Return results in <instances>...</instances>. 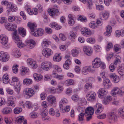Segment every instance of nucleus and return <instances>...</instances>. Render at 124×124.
Listing matches in <instances>:
<instances>
[{"instance_id": "1", "label": "nucleus", "mask_w": 124, "mask_h": 124, "mask_svg": "<svg viewBox=\"0 0 124 124\" xmlns=\"http://www.w3.org/2000/svg\"><path fill=\"white\" fill-rule=\"evenodd\" d=\"M94 109L95 111L96 114L97 115L99 114L102 111L101 105L100 104H97L94 106V108L91 107H87L85 110V113L88 115H93Z\"/></svg>"}, {"instance_id": "2", "label": "nucleus", "mask_w": 124, "mask_h": 124, "mask_svg": "<svg viewBox=\"0 0 124 124\" xmlns=\"http://www.w3.org/2000/svg\"><path fill=\"white\" fill-rule=\"evenodd\" d=\"M93 67V68H97L100 67L101 68L104 69L105 68V65L102 63L100 59L98 58H96L92 62Z\"/></svg>"}, {"instance_id": "3", "label": "nucleus", "mask_w": 124, "mask_h": 124, "mask_svg": "<svg viewBox=\"0 0 124 124\" xmlns=\"http://www.w3.org/2000/svg\"><path fill=\"white\" fill-rule=\"evenodd\" d=\"M12 37L13 38L16 40L15 42L19 48H22L24 46V44L20 39L19 37L17 35L16 31H15L13 33Z\"/></svg>"}, {"instance_id": "4", "label": "nucleus", "mask_w": 124, "mask_h": 124, "mask_svg": "<svg viewBox=\"0 0 124 124\" xmlns=\"http://www.w3.org/2000/svg\"><path fill=\"white\" fill-rule=\"evenodd\" d=\"M53 64L49 62H43L41 65V68L46 71L50 70L52 67Z\"/></svg>"}, {"instance_id": "5", "label": "nucleus", "mask_w": 124, "mask_h": 124, "mask_svg": "<svg viewBox=\"0 0 124 124\" xmlns=\"http://www.w3.org/2000/svg\"><path fill=\"white\" fill-rule=\"evenodd\" d=\"M68 103V101L66 98H63L61 99V101L59 103L60 111L62 113L64 112V108Z\"/></svg>"}, {"instance_id": "6", "label": "nucleus", "mask_w": 124, "mask_h": 124, "mask_svg": "<svg viewBox=\"0 0 124 124\" xmlns=\"http://www.w3.org/2000/svg\"><path fill=\"white\" fill-rule=\"evenodd\" d=\"M9 56L7 54L2 51L0 52V60L2 62H5L8 60Z\"/></svg>"}, {"instance_id": "7", "label": "nucleus", "mask_w": 124, "mask_h": 124, "mask_svg": "<svg viewBox=\"0 0 124 124\" xmlns=\"http://www.w3.org/2000/svg\"><path fill=\"white\" fill-rule=\"evenodd\" d=\"M95 93L94 92H90L88 93L86 96V97L88 101H93L96 99L95 96Z\"/></svg>"}, {"instance_id": "8", "label": "nucleus", "mask_w": 124, "mask_h": 124, "mask_svg": "<svg viewBox=\"0 0 124 124\" xmlns=\"http://www.w3.org/2000/svg\"><path fill=\"white\" fill-rule=\"evenodd\" d=\"M24 92L26 95H28V98H30L34 94V92L33 90L31 88H28L24 90Z\"/></svg>"}, {"instance_id": "9", "label": "nucleus", "mask_w": 124, "mask_h": 124, "mask_svg": "<svg viewBox=\"0 0 124 124\" xmlns=\"http://www.w3.org/2000/svg\"><path fill=\"white\" fill-rule=\"evenodd\" d=\"M43 54L46 57L50 56L53 53L52 50L50 49H44L42 52Z\"/></svg>"}, {"instance_id": "10", "label": "nucleus", "mask_w": 124, "mask_h": 124, "mask_svg": "<svg viewBox=\"0 0 124 124\" xmlns=\"http://www.w3.org/2000/svg\"><path fill=\"white\" fill-rule=\"evenodd\" d=\"M6 28L8 31H13L15 30L17 27V25L16 24H13L11 25L10 23H8L5 26Z\"/></svg>"}, {"instance_id": "11", "label": "nucleus", "mask_w": 124, "mask_h": 124, "mask_svg": "<svg viewBox=\"0 0 124 124\" xmlns=\"http://www.w3.org/2000/svg\"><path fill=\"white\" fill-rule=\"evenodd\" d=\"M107 94V92L103 88L100 89L98 92L99 97L100 98H104Z\"/></svg>"}, {"instance_id": "12", "label": "nucleus", "mask_w": 124, "mask_h": 124, "mask_svg": "<svg viewBox=\"0 0 124 124\" xmlns=\"http://www.w3.org/2000/svg\"><path fill=\"white\" fill-rule=\"evenodd\" d=\"M27 26L32 32H34L37 29V25L36 24L31 22H29L28 23Z\"/></svg>"}, {"instance_id": "13", "label": "nucleus", "mask_w": 124, "mask_h": 124, "mask_svg": "<svg viewBox=\"0 0 124 124\" xmlns=\"http://www.w3.org/2000/svg\"><path fill=\"white\" fill-rule=\"evenodd\" d=\"M44 33V30L41 28H40L31 34L35 36L38 37L42 36Z\"/></svg>"}, {"instance_id": "14", "label": "nucleus", "mask_w": 124, "mask_h": 124, "mask_svg": "<svg viewBox=\"0 0 124 124\" xmlns=\"http://www.w3.org/2000/svg\"><path fill=\"white\" fill-rule=\"evenodd\" d=\"M48 11L49 15L53 17L55 15H58L59 14V11L58 9H51L48 10Z\"/></svg>"}, {"instance_id": "15", "label": "nucleus", "mask_w": 124, "mask_h": 124, "mask_svg": "<svg viewBox=\"0 0 124 124\" xmlns=\"http://www.w3.org/2000/svg\"><path fill=\"white\" fill-rule=\"evenodd\" d=\"M83 50L84 53L88 56H90L92 54V52L90 47L85 46L83 48Z\"/></svg>"}, {"instance_id": "16", "label": "nucleus", "mask_w": 124, "mask_h": 124, "mask_svg": "<svg viewBox=\"0 0 124 124\" xmlns=\"http://www.w3.org/2000/svg\"><path fill=\"white\" fill-rule=\"evenodd\" d=\"M8 41L7 37L3 35H0V42L3 45L7 44Z\"/></svg>"}, {"instance_id": "17", "label": "nucleus", "mask_w": 124, "mask_h": 124, "mask_svg": "<svg viewBox=\"0 0 124 124\" xmlns=\"http://www.w3.org/2000/svg\"><path fill=\"white\" fill-rule=\"evenodd\" d=\"M12 54L15 57L18 58L21 56V54L19 49L16 48L13 50Z\"/></svg>"}, {"instance_id": "18", "label": "nucleus", "mask_w": 124, "mask_h": 124, "mask_svg": "<svg viewBox=\"0 0 124 124\" xmlns=\"http://www.w3.org/2000/svg\"><path fill=\"white\" fill-rule=\"evenodd\" d=\"M15 98L14 97H11L10 98L8 99V100L7 102V105L9 106H11L12 107H14L15 105L13 100L15 99Z\"/></svg>"}, {"instance_id": "19", "label": "nucleus", "mask_w": 124, "mask_h": 124, "mask_svg": "<svg viewBox=\"0 0 124 124\" xmlns=\"http://www.w3.org/2000/svg\"><path fill=\"white\" fill-rule=\"evenodd\" d=\"M7 9L8 11H16L17 10V9L14 8L13 5L12 3L10 2L9 3L7 6Z\"/></svg>"}, {"instance_id": "20", "label": "nucleus", "mask_w": 124, "mask_h": 124, "mask_svg": "<svg viewBox=\"0 0 124 124\" xmlns=\"http://www.w3.org/2000/svg\"><path fill=\"white\" fill-rule=\"evenodd\" d=\"M106 31L104 33L105 35L109 36L110 35L112 31V29L111 27L109 25L107 26L106 28Z\"/></svg>"}, {"instance_id": "21", "label": "nucleus", "mask_w": 124, "mask_h": 124, "mask_svg": "<svg viewBox=\"0 0 124 124\" xmlns=\"http://www.w3.org/2000/svg\"><path fill=\"white\" fill-rule=\"evenodd\" d=\"M18 31L19 34L23 37L25 36L26 34V30L23 27H20L18 28Z\"/></svg>"}, {"instance_id": "22", "label": "nucleus", "mask_w": 124, "mask_h": 124, "mask_svg": "<svg viewBox=\"0 0 124 124\" xmlns=\"http://www.w3.org/2000/svg\"><path fill=\"white\" fill-rule=\"evenodd\" d=\"M33 76L35 80L37 81H39L41 80L43 78V77L41 75L36 73L34 74Z\"/></svg>"}, {"instance_id": "23", "label": "nucleus", "mask_w": 124, "mask_h": 124, "mask_svg": "<svg viewBox=\"0 0 124 124\" xmlns=\"http://www.w3.org/2000/svg\"><path fill=\"white\" fill-rule=\"evenodd\" d=\"M110 77L115 83H117L119 80V77L115 74H113L110 76Z\"/></svg>"}, {"instance_id": "24", "label": "nucleus", "mask_w": 124, "mask_h": 124, "mask_svg": "<svg viewBox=\"0 0 124 124\" xmlns=\"http://www.w3.org/2000/svg\"><path fill=\"white\" fill-rule=\"evenodd\" d=\"M47 99L48 101L50 103L52 104L55 101V97L52 95L49 96H48Z\"/></svg>"}, {"instance_id": "25", "label": "nucleus", "mask_w": 124, "mask_h": 124, "mask_svg": "<svg viewBox=\"0 0 124 124\" xmlns=\"http://www.w3.org/2000/svg\"><path fill=\"white\" fill-rule=\"evenodd\" d=\"M112 100V98L111 96H107L106 97L104 98L102 102L103 104L106 105L108 104Z\"/></svg>"}, {"instance_id": "26", "label": "nucleus", "mask_w": 124, "mask_h": 124, "mask_svg": "<svg viewBox=\"0 0 124 124\" xmlns=\"http://www.w3.org/2000/svg\"><path fill=\"white\" fill-rule=\"evenodd\" d=\"M92 71L90 67L86 66L83 68L82 72L84 75H86L89 72Z\"/></svg>"}, {"instance_id": "27", "label": "nucleus", "mask_w": 124, "mask_h": 124, "mask_svg": "<svg viewBox=\"0 0 124 124\" xmlns=\"http://www.w3.org/2000/svg\"><path fill=\"white\" fill-rule=\"evenodd\" d=\"M68 23L70 26H72L75 23L71 14H69L68 16Z\"/></svg>"}, {"instance_id": "28", "label": "nucleus", "mask_w": 124, "mask_h": 124, "mask_svg": "<svg viewBox=\"0 0 124 124\" xmlns=\"http://www.w3.org/2000/svg\"><path fill=\"white\" fill-rule=\"evenodd\" d=\"M3 113L5 114H10L12 112V110L9 108L6 107L4 108L2 110Z\"/></svg>"}, {"instance_id": "29", "label": "nucleus", "mask_w": 124, "mask_h": 124, "mask_svg": "<svg viewBox=\"0 0 124 124\" xmlns=\"http://www.w3.org/2000/svg\"><path fill=\"white\" fill-rule=\"evenodd\" d=\"M50 26L52 28H55L57 30H58L61 28V26H59L58 24L55 22H53L50 23Z\"/></svg>"}, {"instance_id": "30", "label": "nucleus", "mask_w": 124, "mask_h": 124, "mask_svg": "<svg viewBox=\"0 0 124 124\" xmlns=\"http://www.w3.org/2000/svg\"><path fill=\"white\" fill-rule=\"evenodd\" d=\"M52 75L54 78H56L58 80H62L64 77L63 75H58L57 74L54 73H53Z\"/></svg>"}, {"instance_id": "31", "label": "nucleus", "mask_w": 124, "mask_h": 124, "mask_svg": "<svg viewBox=\"0 0 124 124\" xmlns=\"http://www.w3.org/2000/svg\"><path fill=\"white\" fill-rule=\"evenodd\" d=\"M53 60L54 61L57 62H59L61 60L60 53L56 54L53 58Z\"/></svg>"}, {"instance_id": "32", "label": "nucleus", "mask_w": 124, "mask_h": 124, "mask_svg": "<svg viewBox=\"0 0 124 124\" xmlns=\"http://www.w3.org/2000/svg\"><path fill=\"white\" fill-rule=\"evenodd\" d=\"M84 114L81 113L78 116V120L82 124L83 123V121L84 120Z\"/></svg>"}, {"instance_id": "33", "label": "nucleus", "mask_w": 124, "mask_h": 124, "mask_svg": "<svg viewBox=\"0 0 124 124\" xmlns=\"http://www.w3.org/2000/svg\"><path fill=\"white\" fill-rule=\"evenodd\" d=\"M109 118L110 120L113 121L116 120L117 119V117L113 113H109Z\"/></svg>"}, {"instance_id": "34", "label": "nucleus", "mask_w": 124, "mask_h": 124, "mask_svg": "<svg viewBox=\"0 0 124 124\" xmlns=\"http://www.w3.org/2000/svg\"><path fill=\"white\" fill-rule=\"evenodd\" d=\"M9 79L8 78V75L7 74H5L3 77V81L5 84H7L9 82Z\"/></svg>"}, {"instance_id": "35", "label": "nucleus", "mask_w": 124, "mask_h": 124, "mask_svg": "<svg viewBox=\"0 0 124 124\" xmlns=\"http://www.w3.org/2000/svg\"><path fill=\"white\" fill-rule=\"evenodd\" d=\"M118 114L122 118L124 119V108H120L118 110Z\"/></svg>"}, {"instance_id": "36", "label": "nucleus", "mask_w": 124, "mask_h": 124, "mask_svg": "<svg viewBox=\"0 0 124 124\" xmlns=\"http://www.w3.org/2000/svg\"><path fill=\"white\" fill-rule=\"evenodd\" d=\"M28 45L29 48L31 49L34 47L35 45V43L33 40H31L28 42Z\"/></svg>"}, {"instance_id": "37", "label": "nucleus", "mask_w": 124, "mask_h": 124, "mask_svg": "<svg viewBox=\"0 0 124 124\" xmlns=\"http://www.w3.org/2000/svg\"><path fill=\"white\" fill-rule=\"evenodd\" d=\"M29 69L27 67H23L21 70V74L23 76L25 74L29 71Z\"/></svg>"}, {"instance_id": "38", "label": "nucleus", "mask_w": 124, "mask_h": 124, "mask_svg": "<svg viewBox=\"0 0 124 124\" xmlns=\"http://www.w3.org/2000/svg\"><path fill=\"white\" fill-rule=\"evenodd\" d=\"M115 33L117 37H119L120 35L123 37L124 34V30H121L120 31L117 30L116 31Z\"/></svg>"}, {"instance_id": "39", "label": "nucleus", "mask_w": 124, "mask_h": 124, "mask_svg": "<svg viewBox=\"0 0 124 124\" xmlns=\"http://www.w3.org/2000/svg\"><path fill=\"white\" fill-rule=\"evenodd\" d=\"M109 13L107 11H105L103 12L102 14V16L104 19L106 20L109 17Z\"/></svg>"}, {"instance_id": "40", "label": "nucleus", "mask_w": 124, "mask_h": 124, "mask_svg": "<svg viewBox=\"0 0 124 124\" xmlns=\"http://www.w3.org/2000/svg\"><path fill=\"white\" fill-rule=\"evenodd\" d=\"M92 87V84L90 83H87L85 86V91L86 92L88 90L91 89Z\"/></svg>"}, {"instance_id": "41", "label": "nucleus", "mask_w": 124, "mask_h": 124, "mask_svg": "<svg viewBox=\"0 0 124 124\" xmlns=\"http://www.w3.org/2000/svg\"><path fill=\"white\" fill-rule=\"evenodd\" d=\"M32 81L31 79L25 78L23 80V83L24 84L28 85L32 83Z\"/></svg>"}, {"instance_id": "42", "label": "nucleus", "mask_w": 124, "mask_h": 124, "mask_svg": "<svg viewBox=\"0 0 124 124\" xmlns=\"http://www.w3.org/2000/svg\"><path fill=\"white\" fill-rule=\"evenodd\" d=\"M74 81L72 79H68L65 82V84L67 86L73 84Z\"/></svg>"}, {"instance_id": "43", "label": "nucleus", "mask_w": 124, "mask_h": 124, "mask_svg": "<svg viewBox=\"0 0 124 124\" xmlns=\"http://www.w3.org/2000/svg\"><path fill=\"white\" fill-rule=\"evenodd\" d=\"M87 8L89 9H90L92 8L93 3L91 0H87L86 1Z\"/></svg>"}, {"instance_id": "44", "label": "nucleus", "mask_w": 124, "mask_h": 124, "mask_svg": "<svg viewBox=\"0 0 124 124\" xmlns=\"http://www.w3.org/2000/svg\"><path fill=\"white\" fill-rule=\"evenodd\" d=\"M20 83H18V84H16L15 85L14 88L16 91L17 93H18L20 91Z\"/></svg>"}, {"instance_id": "45", "label": "nucleus", "mask_w": 124, "mask_h": 124, "mask_svg": "<svg viewBox=\"0 0 124 124\" xmlns=\"http://www.w3.org/2000/svg\"><path fill=\"white\" fill-rule=\"evenodd\" d=\"M71 63V62L70 61L67 62V61H66L65 63L63 65V67L65 69L68 70L69 68V65Z\"/></svg>"}, {"instance_id": "46", "label": "nucleus", "mask_w": 124, "mask_h": 124, "mask_svg": "<svg viewBox=\"0 0 124 124\" xmlns=\"http://www.w3.org/2000/svg\"><path fill=\"white\" fill-rule=\"evenodd\" d=\"M42 118L43 120H49L50 118L49 117L47 116L46 114L44 112H42Z\"/></svg>"}, {"instance_id": "47", "label": "nucleus", "mask_w": 124, "mask_h": 124, "mask_svg": "<svg viewBox=\"0 0 124 124\" xmlns=\"http://www.w3.org/2000/svg\"><path fill=\"white\" fill-rule=\"evenodd\" d=\"M24 117L23 116H21L17 118L16 119V121L19 124H21L24 120Z\"/></svg>"}, {"instance_id": "48", "label": "nucleus", "mask_w": 124, "mask_h": 124, "mask_svg": "<svg viewBox=\"0 0 124 124\" xmlns=\"http://www.w3.org/2000/svg\"><path fill=\"white\" fill-rule=\"evenodd\" d=\"M43 17L44 18L43 21L45 23H47L49 22L50 19L45 14L43 15Z\"/></svg>"}, {"instance_id": "49", "label": "nucleus", "mask_w": 124, "mask_h": 124, "mask_svg": "<svg viewBox=\"0 0 124 124\" xmlns=\"http://www.w3.org/2000/svg\"><path fill=\"white\" fill-rule=\"evenodd\" d=\"M89 25L91 28L93 29L97 28L98 27V25H97L96 23H94V22L90 23L89 24Z\"/></svg>"}, {"instance_id": "50", "label": "nucleus", "mask_w": 124, "mask_h": 124, "mask_svg": "<svg viewBox=\"0 0 124 124\" xmlns=\"http://www.w3.org/2000/svg\"><path fill=\"white\" fill-rule=\"evenodd\" d=\"M22 111V109L21 108L17 107L14 109V113L15 114H18Z\"/></svg>"}, {"instance_id": "51", "label": "nucleus", "mask_w": 124, "mask_h": 124, "mask_svg": "<svg viewBox=\"0 0 124 124\" xmlns=\"http://www.w3.org/2000/svg\"><path fill=\"white\" fill-rule=\"evenodd\" d=\"M78 20H80L82 22H85L86 21V18L85 17H83L81 15H78L77 17Z\"/></svg>"}, {"instance_id": "52", "label": "nucleus", "mask_w": 124, "mask_h": 124, "mask_svg": "<svg viewBox=\"0 0 124 124\" xmlns=\"http://www.w3.org/2000/svg\"><path fill=\"white\" fill-rule=\"evenodd\" d=\"M119 89L117 88H114L112 90L111 92V94L115 95L116 94H118Z\"/></svg>"}, {"instance_id": "53", "label": "nucleus", "mask_w": 124, "mask_h": 124, "mask_svg": "<svg viewBox=\"0 0 124 124\" xmlns=\"http://www.w3.org/2000/svg\"><path fill=\"white\" fill-rule=\"evenodd\" d=\"M71 53L73 56L76 57L78 55V51L77 49H73L71 51Z\"/></svg>"}, {"instance_id": "54", "label": "nucleus", "mask_w": 124, "mask_h": 124, "mask_svg": "<svg viewBox=\"0 0 124 124\" xmlns=\"http://www.w3.org/2000/svg\"><path fill=\"white\" fill-rule=\"evenodd\" d=\"M5 121L6 124H13L12 120L11 119L5 118Z\"/></svg>"}, {"instance_id": "55", "label": "nucleus", "mask_w": 124, "mask_h": 124, "mask_svg": "<svg viewBox=\"0 0 124 124\" xmlns=\"http://www.w3.org/2000/svg\"><path fill=\"white\" fill-rule=\"evenodd\" d=\"M30 117L32 118H34L38 116V114L36 112H33L30 114Z\"/></svg>"}, {"instance_id": "56", "label": "nucleus", "mask_w": 124, "mask_h": 124, "mask_svg": "<svg viewBox=\"0 0 124 124\" xmlns=\"http://www.w3.org/2000/svg\"><path fill=\"white\" fill-rule=\"evenodd\" d=\"M71 99L73 101H77L79 99V97L77 95L74 94L72 96Z\"/></svg>"}, {"instance_id": "57", "label": "nucleus", "mask_w": 124, "mask_h": 124, "mask_svg": "<svg viewBox=\"0 0 124 124\" xmlns=\"http://www.w3.org/2000/svg\"><path fill=\"white\" fill-rule=\"evenodd\" d=\"M18 65H14L12 67V70L13 73H16L18 71V69L17 68Z\"/></svg>"}, {"instance_id": "58", "label": "nucleus", "mask_w": 124, "mask_h": 124, "mask_svg": "<svg viewBox=\"0 0 124 124\" xmlns=\"http://www.w3.org/2000/svg\"><path fill=\"white\" fill-rule=\"evenodd\" d=\"M86 32H85V33H84V36L86 37H87L88 36L91 35V32L90 29H86Z\"/></svg>"}, {"instance_id": "59", "label": "nucleus", "mask_w": 124, "mask_h": 124, "mask_svg": "<svg viewBox=\"0 0 124 124\" xmlns=\"http://www.w3.org/2000/svg\"><path fill=\"white\" fill-rule=\"evenodd\" d=\"M26 107L28 108H31L32 106V103L29 101H26L25 103Z\"/></svg>"}, {"instance_id": "60", "label": "nucleus", "mask_w": 124, "mask_h": 124, "mask_svg": "<svg viewBox=\"0 0 124 124\" xmlns=\"http://www.w3.org/2000/svg\"><path fill=\"white\" fill-rule=\"evenodd\" d=\"M58 88L57 89V92L58 93H60L63 91V88L62 87L59 85H58Z\"/></svg>"}, {"instance_id": "61", "label": "nucleus", "mask_w": 124, "mask_h": 124, "mask_svg": "<svg viewBox=\"0 0 124 124\" xmlns=\"http://www.w3.org/2000/svg\"><path fill=\"white\" fill-rule=\"evenodd\" d=\"M53 68L56 70L57 71L60 72L61 71V69L60 67L55 65H53L52 67Z\"/></svg>"}, {"instance_id": "62", "label": "nucleus", "mask_w": 124, "mask_h": 124, "mask_svg": "<svg viewBox=\"0 0 124 124\" xmlns=\"http://www.w3.org/2000/svg\"><path fill=\"white\" fill-rule=\"evenodd\" d=\"M53 68L56 70L57 71L60 72L61 71V69L60 67L55 65H53L52 67Z\"/></svg>"}, {"instance_id": "63", "label": "nucleus", "mask_w": 124, "mask_h": 124, "mask_svg": "<svg viewBox=\"0 0 124 124\" xmlns=\"http://www.w3.org/2000/svg\"><path fill=\"white\" fill-rule=\"evenodd\" d=\"M59 36L60 39L64 41L66 39V37L65 35L62 33H60L59 35Z\"/></svg>"}, {"instance_id": "64", "label": "nucleus", "mask_w": 124, "mask_h": 124, "mask_svg": "<svg viewBox=\"0 0 124 124\" xmlns=\"http://www.w3.org/2000/svg\"><path fill=\"white\" fill-rule=\"evenodd\" d=\"M70 36L72 38H74L77 35V34L76 32L73 31H71L70 33Z\"/></svg>"}]
</instances>
